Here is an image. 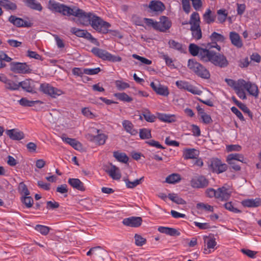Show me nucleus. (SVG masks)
I'll return each instance as SVG.
<instances>
[{
    "label": "nucleus",
    "mask_w": 261,
    "mask_h": 261,
    "mask_svg": "<svg viewBox=\"0 0 261 261\" xmlns=\"http://www.w3.org/2000/svg\"><path fill=\"white\" fill-rule=\"evenodd\" d=\"M48 8L50 10L60 13L64 16H75L79 18L81 23L85 25L90 24L92 27L98 32L106 34L109 31H112L109 30L111 27L109 22L103 21L100 17L92 13H86L76 7L71 8L55 1L50 0Z\"/></svg>",
    "instance_id": "f257e3e1"
},
{
    "label": "nucleus",
    "mask_w": 261,
    "mask_h": 261,
    "mask_svg": "<svg viewBox=\"0 0 261 261\" xmlns=\"http://www.w3.org/2000/svg\"><path fill=\"white\" fill-rule=\"evenodd\" d=\"M188 67L197 76L202 79H208L211 76L209 71L194 59H189L188 60Z\"/></svg>",
    "instance_id": "f03ea898"
},
{
    "label": "nucleus",
    "mask_w": 261,
    "mask_h": 261,
    "mask_svg": "<svg viewBox=\"0 0 261 261\" xmlns=\"http://www.w3.org/2000/svg\"><path fill=\"white\" fill-rule=\"evenodd\" d=\"M91 52L96 57L102 60L108 61L112 62H117L122 61V58L119 56H114L106 50L93 47Z\"/></svg>",
    "instance_id": "7ed1b4c3"
},
{
    "label": "nucleus",
    "mask_w": 261,
    "mask_h": 261,
    "mask_svg": "<svg viewBox=\"0 0 261 261\" xmlns=\"http://www.w3.org/2000/svg\"><path fill=\"white\" fill-rule=\"evenodd\" d=\"M91 52L96 57L102 60L108 61L112 62H117L122 61V58L119 56H114L106 50L93 47Z\"/></svg>",
    "instance_id": "20e7f679"
},
{
    "label": "nucleus",
    "mask_w": 261,
    "mask_h": 261,
    "mask_svg": "<svg viewBox=\"0 0 261 261\" xmlns=\"http://www.w3.org/2000/svg\"><path fill=\"white\" fill-rule=\"evenodd\" d=\"M225 81L229 86L234 90L236 94L240 98L242 99L247 98L245 91L242 88V85L244 82V80L240 79L236 81L232 79H225Z\"/></svg>",
    "instance_id": "39448f33"
},
{
    "label": "nucleus",
    "mask_w": 261,
    "mask_h": 261,
    "mask_svg": "<svg viewBox=\"0 0 261 261\" xmlns=\"http://www.w3.org/2000/svg\"><path fill=\"white\" fill-rule=\"evenodd\" d=\"M10 66L11 71L15 73L25 74L32 71L26 63L12 62L10 63Z\"/></svg>",
    "instance_id": "423d86ee"
},
{
    "label": "nucleus",
    "mask_w": 261,
    "mask_h": 261,
    "mask_svg": "<svg viewBox=\"0 0 261 261\" xmlns=\"http://www.w3.org/2000/svg\"><path fill=\"white\" fill-rule=\"evenodd\" d=\"M71 32L79 37H83L88 40L91 43L98 45V42L97 39L93 37L90 33L86 30H81L76 28H72Z\"/></svg>",
    "instance_id": "0eeeda50"
},
{
    "label": "nucleus",
    "mask_w": 261,
    "mask_h": 261,
    "mask_svg": "<svg viewBox=\"0 0 261 261\" xmlns=\"http://www.w3.org/2000/svg\"><path fill=\"white\" fill-rule=\"evenodd\" d=\"M209 184L208 180L202 175L195 176L190 181L191 186L194 188H204Z\"/></svg>",
    "instance_id": "6e6552de"
},
{
    "label": "nucleus",
    "mask_w": 261,
    "mask_h": 261,
    "mask_svg": "<svg viewBox=\"0 0 261 261\" xmlns=\"http://www.w3.org/2000/svg\"><path fill=\"white\" fill-rule=\"evenodd\" d=\"M209 167L213 172L220 173L227 170V166L225 164H222L218 159H212L210 161Z\"/></svg>",
    "instance_id": "1a4fd4ad"
},
{
    "label": "nucleus",
    "mask_w": 261,
    "mask_h": 261,
    "mask_svg": "<svg viewBox=\"0 0 261 261\" xmlns=\"http://www.w3.org/2000/svg\"><path fill=\"white\" fill-rule=\"evenodd\" d=\"M210 38L212 42L207 43L206 47L209 48L215 47L218 49V50L220 51L221 49V47L217 44V42H224L225 37L222 35L214 32L210 36Z\"/></svg>",
    "instance_id": "9d476101"
},
{
    "label": "nucleus",
    "mask_w": 261,
    "mask_h": 261,
    "mask_svg": "<svg viewBox=\"0 0 261 261\" xmlns=\"http://www.w3.org/2000/svg\"><path fill=\"white\" fill-rule=\"evenodd\" d=\"M176 85L179 89L187 90L193 94L200 95L202 92L196 87L186 81H177L176 82Z\"/></svg>",
    "instance_id": "9b49d317"
},
{
    "label": "nucleus",
    "mask_w": 261,
    "mask_h": 261,
    "mask_svg": "<svg viewBox=\"0 0 261 261\" xmlns=\"http://www.w3.org/2000/svg\"><path fill=\"white\" fill-rule=\"evenodd\" d=\"M211 63L221 68L226 67L228 65V61L224 55L215 52L213 55Z\"/></svg>",
    "instance_id": "f8f14e48"
},
{
    "label": "nucleus",
    "mask_w": 261,
    "mask_h": 261,
    "mask_svg": "<svg viewBox=\"0 0 261 261\" xmlns=\"http://www.w3.org/2000/svg\"><path fill=\"white\" fill-rule=\"evenodd\" d=\"M9 21L14 26L18 28H30L33 25V23L24 20L21 18L15 15H11L8 18Z\"/></svg>",
    "instance_id": "ddd939ff"
},
{
    "label": "nucleus",
    "mask_w": 261,
    "mask_h": 261,
    "mask_svg": "<svg viewBox=\"0 0 261 261\" xmlns=\"http://www.w3.org/2000/svg\"><path fill=\"white\" fill-rule=\"evenodd\" d=\"M146 7L149 9L148 12L156 13H161L165 9L164 4L158 0L151 1L148 5H146Z\"/></svg>",
    "instance_id": "4468645a"
},
{
    "label": "nucleus",
    "mask_w": 261,
    "mask_h": 261,
    "mask_svg": "<svg viewBox=\"0 0 261 261\" xmlns=\"http://www.w3.org/2000/svg\"><path fill=\"white\" fill-rule=\"evenodd\" d=\"M155 30L160 32H165L171 26V22L166 16H162L160 17L159 22L155 21Z\"/></svg>",
    "instance_id": "2eb2a0df"
},
{
    "label": "nucleus",
    "mask_w": 261,
    "mask_h": 261,
    "mask_svg": "<svg viewBox=\"0 0 261 261\" xmlns=\"http://www.w3.org/2000/svg\"><path fill=\"white\" fill-rule=\"evenodd\" d=\"M150 86L158 95L167 96L169 94L167 87L161 85L159 81L151 82Z\"/></svg>",
    "instance_id": "dca6fc26"
},
{
    "label": "nucleus",
    "mask_w": 261,
    "mask_h": 261,
    "mask_svg": "<svg viewBox=\"0 0 261 261\" xmlns=\"http://www.w3.org/2000/svg\"><path fill=\"white\" fill-rule=\"evenodd\" d=\"M242 88H243L244 91L246 90L249 94L257 97L258 95L259 91L258 89V87L255 84L252 83L251 82H246L244 80V82L242 85Z\"/></svg>",
    "instance_id": "f3484780"
},
{
    "label": "nucleus",
    "mask_w": 261,
    "mask_h": 261,
    "mask_svg": "<svg viewBox=\"0 0 261 261\" xmlns=\"http://www.w3.org/2000/svg\"><path fill=\"white\" fill-rule=\"evenodd\" d=\"M94 258L97 261H111L108 252L100 246H97Z\"/></svg>",
    "instance_id": "a211bd4d"
},
{
    "label": "nucleus",
    "mask_w": 261,
    "mask_h": 261,
    "mask_svg": "<svg viewBox=\"0 0 261 261\" xmlns=\"http://www.w3.org/2000/svg\"><path fill=\"white\" fill-rule=\"evenodd\" d=\"M210 49L206 47V48H202L198 57L200 60L204 62H212L215 51L211 50Z\"/></svg>",
    "instance_id": "6ab92c4d"
},
{
    "label": "nucleus",
    "mask_w": 261,
    "mask_h": 261,
    "mask_svg": "<svg viewBox=\"0 0 261 261\" xmlns=\"http://www.w3.org/2000/svg\"><path fill=\"white\" fill-rule=\"evenodd\" d=\"M142 219L140 217H131L123 219L122 223L125 226L137 227L141 225Z\"/></svg>",
    "instance_id": "aec40b11"
},
{
    "label": "nucleus",
    "mask_w": 261,
    "mask_h": 261,
    "mask_svg": "<svg viewBox=\"0 0 261 261\" xmlns=\"http://www.w3.org/2000/svg\"><path fill=\"white\" fill-rule=\"evenodd\" d=\"M216 198L221 200H227L230 197L231 191L225 186L219 188L217 190Z\"/></svg>",
    "instance_id": "412c9836"
},
{
    "label": "nucleus",
    "mask_w": 261,
    "mask_h": 261,
    "mask_svg": "<svg viewBox=\"0 0 261 261\" xmlns=\"http://www.w3.org/2000/svg\"><path fill=\"white\" fill-rule=\"evenodd\" d=\"M19 88L21 87L24 91L30 93H35L34 81L31 79H26L25 80L19 82Z\"/></svg>",
    "instance_id": "4be33fe9"
},
{
    "label": "nucleus",
    "mask_w": 261,
    "mask_h": 261,
    "mask_svg": "<svg viewBox=\"0 0 261 261\" xmlns=\"http://www.w3.org/2000/svg\"><path fill=\"white\" fill-rule=\"evenodd\" d=\"M105 171L113 179L118 180L121 177L119 168L112 164L107 167Z\"/></svg>",
    "instance_id": "5701e85b"
},
{
    "label": "nucleus",
    "mask_w": 261,
    "mask_h": 261,
    "mask_svg": "<svg viewBox=\"0 0 261 261\" xmlns=\"http://www.w3.org/2000/svg\"><path fill=\"white\" fill-rule=\"evenodd\" d=\"M6 133L10 138L13 140H20L23 139L24 137L22 132L16 129L7 130Z\"/></svg>",
    "instance_id": "b1692460"
},
{
    "label": "nucleus",
    "mask_w": 261,
    "mask_h": 261,
    "mask_svg": "<svg viewBox=\"0 0 261 261\" xmlns=\"http://www.w3.org/2000/svg\"><path fill=\"white\" fill-rule=\"evenodd\" d=\"M229 38L231 43L238 48L243 46V42L238 33L235 32H231L229 34Z\"/></svg>",
    "instance_id": "393cba45"
},
{
    "label": "nucleus",
    "mask_w": 261,
    "mask_h": 261,
    "mask_svg": "<svg viewBox=\"0 0 261 261\" xmlns=\"http://www.w3.org/2000/svg\"><path fill=\"white\" fill-rule=\"evenodd\" d=\"M1 6L7 11H15L18 7L17 4L12 0H1Z\"/></svg>",
    "instance_id": "a878e982"
},
{
    "label": "nucleus",
    "mask_w": 261,
    "mask_h": 261,
    "mask_svg": "<svg viewBox=\"0 0 261 261\" xmlns=\"http://www.w3.org/2000/svg\"><path fill=\"white\" fill-rule=\"evenodd\" d=\"M5 84V88L10 90L14 91L17 90L19 89V83H16L14 81L8 79L6 76H3V79L2 81Z\"/></svg>",
    "instance_id": "bb28decb"
},
{
    "label": "nucleus",
    "mask_w": 261,
    "mask_h": 261,
    "mask_svg": "<svg viewBox=\"0 0 261 261\" xmlns=\"http://www.w3.org/2000/svg\"><path fill=\"white\" fill-rule=\"evenodd\" d=\"M158 230L161 233L170 236H179L180 234L176 229L168 227L160 226L158 227Z\"/></svg>",
    "instance_id": "cd10ccee"
},
{
    "label": "nucleus",
    "mask_w": 261,
    "mask_h": 261,
    "mask_svg": "<svg viewBox=\"0 0 261 261\" xmlns=\"http://www.w3.org/2000/svg\"><path fill=\"white\" fill-rule=\"evenodd\" d=\"M64 136L65 135H63L61 137V138L64 142L69 144L76 150H79L82 149V146L81 143L79 141H77L75 139L66 137Z\"/></svg>",
    "instance_id": "c85d7f7f"
},
{
    "label": "nucleus",
    "mask_w": 261,
    "mask_h": 261,
    "mask_svg": "<svg viewBox=\"0 0 261 261\" xmlns=\"http://www.w3.org/2000/svg\"><path fill=\"white\" fill-rule=\"evenodd\" d=\"M68 182L74 189L81 191L85 190L84 184L78 178H69Z\"/></svg>",
    "instance_id": "c756f323"
},
{
    "label": "nucleus",
    "mask_w": 261,
    "mask_h": 261,
    "mask_svg": "<svg viewBox=\"0 0 261 261\" xmlns=\"http://www.w3.org/2000/svg\"><path fill=\"white\" fill-rule=\"evenodd\" d=\"M122 124L127 133L133 136H135L138 134L137 130L134 128V125L130 121L127 120H123Z\"/></svg>",
    "instance_id": "7c9ffc66"
},
{
    "label": "nucleus",
    "mask_w": 261,
    "mask_h": 261,
    "mask_svg": "<svg viewBox=\"0 0 261 261\" xmlns=\"http://www.w3.org/2000/svg\"><path fill=\"white\" fill-rule=\"evenodd\" d=\"M242 204L245 207H256L261 204V201L259 198H256L255 199H248L243 200L242 201Z\"/></svg>",
    "instance_id": "2f4dec72"
},
{
    "label": "nucleus",
    "mask_w": 261,
    "mask_h": 261,
    "mask_svg": "<svg viewBox=\"0 0 261 261\" xmlns=\"http://www.w3.org/2000/svg\"><path fill=\"white\" fill-rule=\"evenodd\" d=\"M25 5L30 9L41 11L42 7L41 4L36 0H22Z\"/></svg>",
    "instance_id": "473e14b6"
},
{
    "label": "nucleus",
    "mask_w": 261,
    "mask_h": 261,
    "mask_svg": "<svg viewBox=\"0 0 261 261\" xmlns=\"http://www.w3.org/2000/svg\"><path fill=\"white\" fill-rule=\"evenodd\" d=\"M190 31L194 39L198 40L202 38V31L200 25L191 26Z\"/></svg>",
    "instance_id": "72a5a7b5"
},
{
    "label": "nucleus",
    "mask_w": 261,
    "mask_h": 261,
    "mask_svg": "<svg viewBox=\"0 0 261 261\" xmlns=\"http://www.w3.org/2000/svg\"><path fill=\"white\" fill-rule=\"evenodd\" d=\"M19 104L23 107H33L36 104H42L40 100H29L27 98H22L18 101Z\"/></svg>",
    "instance_id": "f704fd0d"
},
{
    "label": "nucleus",
    "mask_w": 261,
    "mask_h": 261,
    "mask_svg": "<svg viewBox=\"0 0 261 261\" xmlns=\"http://www.w3.org/2000/svg\"><path fill=\"white\" fill-rule=\"evenodd\" d=\"M216 16L212 14L210 9H207L203 15L204 21L207 24H210L215 21Z\"/></svg>",
    "instance_id": "c9c22d12"
},
{
    "label": "nucleus",
    "mask_w": 261,
    "mask_h": 261,
    "mask_svg": "<svg viewBox=\"0 0 261 261\" xmlns=\"http://www.w3.org/2000/svg\"><path fill=\"white\" fill-rule=\"evenodd\" d=\"M199 151L195 149H187L184 151V158L185 159H196Z\"/></svg>",
    "instance_id": "e433bc0d"
},
{
    "label": "nucleus",
    "mask_w": 261,
    "mask_h": 261,
    "mask_svg": "<svg viewBox=\"0 0 261 261\" xmlns=\"http://www.w3.org/2000/svg\"><path fill=\"white\" fill-rule=\"evenodd\" d=\"M157 118L161 121L165 122H172L175 121V116L163 113H158Z\"/></svg>",
    "instance_id": "4c0bfd02"
},
{
    "label": "nucleus",
    "mask_w": 261,
    "mask_h": 261,
    "mask_svg": "<svg viewBox=\"0 0 261 261\" xmlns=\"http://www.w3.org/2000/svg\"><path fill=\"white\" fill-rule=\"evenodd\" d=\"M142 115L144 117L145 120L149 122H154L157 118V117L152 114L147 109H144L142 110Z\"/></svg>",
    "instance_id": "58836bf2"
},
{
    "label": "nucleus",
    "mask_w": 261,
    "mask_h": 261,
    "mask_svg": "<svg viewBox=\"0 0 261 261\" xmlns=\"http://www.w3.org/2000/svg\"><path fill=\"white\" fill-rule=\"evenodd\" d=\"M189 24L191 26L200 25V19L199 14L197 12H194L191 14Z\"/></svg>",
    "instance_id": "ea45409f"
},
{
    "label": "nucleus",
    "mask_w": 261,
    "mask_h": 261,
    "mask_svg": "<svg viewBox=\"0 0 261 261\" xmlns=\"http://www.w3.org/2000/svg\"><path fill=\"white\" fill-rule=\"evenodd\" d=\"M201 49L202 47H199L194 43H191L189 46V53L193 56H198L199 57Z\"/></svg>",
    "instance_id": "a19ab883"
},
{
    "label": "nucleus",
    "mask_w": 261,
    "mask_h": 261,
    "mask_svg": "<svg viewBox=\"0 0 261 261\" xmlns=\"http://www.w3.org/2000/svg\"><path fill=\"white\" fill-rule=\"evenodd\" d=\"M113 156L120 162L126 163L128 161V157L125 153L114 151L113 152Z\"/></svg>",
    "instance_id": "79ce46f5"
},
{
    "label": "nucleus",
    "mask_w": 261,
    "mask_h": 261,
    "mask_svg": "<svg viewBox=\"0 0 261 261\" xmlns=\"http://www.w3.org/2000/svg\"><path fill=\"white\" fill-rule=\"evenodd\" d=\"M168 197L173 202L178 204H185L186 203V201L181 198L178 197L176 194L170 193L168 194Z\"/></svg>",
    "instance_id": "37998d69"
},
{
    "label": "nucleus",
    "mask_w": 261,
    "mask_h": 261,
    "mask_svg": "<svg viewBox=\"0 0 261 261\" xmlns=\"http://www.w3.org/2000/svg\"><path fill=\"white\" fill-rule=\"evenodd\" d=\"M181 179L179 174L173 173L168 176L166 178V182L169 184H175L179 181Z\"/></svg>",
    "instance_id": "c03bdc74"
},
{
    "label": "nucleus",
    "mask_w": 261,
    "mask_h": 261,
    "mask_svg": "<svg viewBox=\"0 0 261 261\" xmlns=\"http://www.w3.org/2000/svg\"><path fill=\"white\" fill-rule=\"evenodd\" d=\"M139 137L141 139H148L152 137L151 131L147 128H141L139 130Z\"/></svg>",
    "instance_id": "a18cd8bd"
},
{
    "label": "nucleus",
    "mask_w": 261,
    "mask_h": 261,
    "mask_svg": "<svg viewBox=\"0 0 261 261\" xmlns=\"http://www.w3.org/2000/svg\"><path fill=\"white\" fill-rule=\"evenodd\" d=\"M244 156L241 154L239 153H231L227 156V160H229L233 162L239 161L243 163L244 161Z\"/></svg>",
    "instance_id": "49530a36"
},
{
    "label": "nucleus",
    "mask_w": 261,
    "mask_h": 261,
    "mask_svg": "<svg viewBox=\"0 0 261 261\" xmlns=\"http://www.w3.org/2000/svg\"><path fill=\"white\" fill-rule=\"evenodd\" d=\"M115 96L119 100L124 102H129L133 100V98L132 97L124 92L115 93Z\"/></svg>",
    "instance_id": "de8ad7c7"
},
{
    "label": "nucleus",
    "mask_w": 261,
    "mask_h": 261,
    "mask_svg": "<svg viewBox=\"0 0 261 261\" xmlns=\"http://www.w3.org/2000/svg\"><path fill=\"white\" fill-rule=\"evenodd\" d=\"M204 243L206 244L208 249H213L216 245L215 239L211 237H204Z\"/></svg>",
    "instance_id": "09e8293b"
},
{
    "label": "nucleus",
    "mask_w": 261,
    "mask_h": 261,
    "mask_svg": "<svg viewBox=\"0 0 261 261\" xmlns=\"http://www.w3.org/2000/svg\"><path fill=\"white\" fill-rule=\"evenodd\" d=\"M168 44L170 48L179 50L181 53L184 51L182 44L178 42L175 41V40H169Z\"/></svg>",
    "instance_id": "8fccbe9b"
},
{
    "label": "nucleus",
    "mask_w": 261,
    "mask_h": 261,
    "mask_svg": "<svg viewBox=\"0 0 261 261\" xmlns=\"http://www.w3.org/2000/svg\"><path fill=\"white\" fill-rule=\"evenodd\" d=\"M144 177H142L139 179H136L134 181H130L128 179H125L124 180L126 186L128 188H134L141 183V181L143 179Z\"/></svg>",
    "instance_id": "3c124183"
},
{
    "label": "nucleus",
    "mask_w": 261,
    "mask_h": 261,
    "mask_svg": "<svg viewBox=\"0 0 261 261\" xmlns=\"http://www.w3.org/2000/svg\"><path fill=\"white\" fill-rule=\"evenodd\" d=\"M53 86L48 83H43L40 85V90L43 93L49 95Z\"/></svg>",
    "instance_id": "603ef678"
},
{
    "label": "nucleus",
    "mask_w": 261,
    "mask_h": 261,
    "mask_svg": "<svg viewBox=\"0 0 261 261\" xmlns=\"http://www.w3.org/2000/svg\"><path fill=\"white\" fill-rule=\"evenodd\" d=\"M218 20L220 23H223L226 19L227 13L225 9H220L217 11Z\"/></svg>",
    "instance_id": "864d4df0"
},
{
    "label": "nucleus",
    "mask_w": 261,
    "mask_h": 261,
    "mask_svg": "<svg viewBox=\"0 0 261 261\" xmlns=\"http://www.w3.org/2000/svg\"><path fill=\"white\" fill-rule=\"evenodd\" d=\"M35 228L37 231L44 236L47 235L50 230L49 227L42 225H37Z\"/></svg>",
    "instance_id": "5fc2aeb1"
},
{
    "label": "nucleus",
    "mask_w": 261,
    "mask_h": 261,
    "mask_svg": "<svg viewBox=\"0 0 261 261\" xmlns=\"http://www.w3.org/2000/svg\"><path fill=\"white\" fill-rule=\"evenodd\" d=\"M107 137L104 134H98L95 136L94 142L98 145H103L105 143Z\"/></svg>",
    "instance_id": "6e6d98bb"
},
{
    "label": "nucleus",
    "mask_w": 261,
    "mask_h": 261,
    "mask_svg": "<svg viewBox=\"0 0 261 261\" xmlns=\"http://www.w3.org/2000/svg\"><path fill=\"white\" fill-rule=\"evenodd\" d=\"M134 239L135 240V244L138 246H142L146 243V239L143 238L140 234H135Z\"/></svg>",
    "instance_id": "4d7b16f0"
},
{
    "label": "nucleus",
    "mask_w": 261,
    "mask_h": 261,
    "mask_svg": "<svg viewBox=\"0 0 261 261\" xmlns=\"http://www.w3.org/2000/svg\"><path fill=\"white\" fill-rule=\"evenodd\" d=\"M63 94H64V92L62 90L53 87L52 90H51V92L49 96L52 98H56L58 96L61 95Z\"/></svg>",
    "instance_id": "13d9d810"
},
{
    "label": "nucleus",
    "mask_w": 261,
    "mask_h": 261,
    "mask_svg": "<svg viewBox=\"0 0 261 261\" xmlns=\"http://www.w3.org/2000/svg\"><path fill=\"white\" fill-rule=\"evenodd\" d=\"M196 208L198 209H203L205 211L213 212L214 208L212 206L204 203H198L196 205Z\"/></svg>",
    "instance_id": "bf43d9fd"
},
{
    "label": "nucleus",
    "mask_w": 261,
    "mask_h": 261,
    "mask_svg": "<svg viewBox=\"0 0 261 261\" xmlns=\"http://www.w3.org/2000/svg\"><path fill=\"white\" fill-rule=\"evenodd\" d=\"M18 190L21 194H24V196L30 195V192L28 190L27 186L22 182L19 184Z\"/></svg>",
    "instance_id": "052dcab7"
},
{
    "label": "nucleus",
    "mask_w": 261,
    "mask_h": 261,
    "mask_svg": "<svg viewBox=\"0 0 261 261\" xmlns=\"http://www.w3.org/2000/svg\"><path fill=\"white\" fill-rule=\"evenodd\" d=\"M101 71V69L99 67H97L93 69L90 68H85L83 70V72L84 74L88 75H94L96 74L99 73Z\"/></svg>",
    "instance_id": "680f3d73"
},
{
    "label": "nucleus",
    "mask_w": 261,
    "mask_h": 261,
    "mask_svg": "<svg viewBox=\"0 0 261 261\" xmlns=\"http://www.w3.org/2000/svg\"><path fill=\"white\" fill-rule=\"evenodd\" d=\"M225 208L229 211L234 213H240L241 211L238 208L234 207L232 204L231 202H227L224 204Z\"/></svg>",
    "instance_id": "e2e57ef3"
},
{
    "label": "nucleus",
    "mask_w": 261,
    "mask_h": 261,
    "mask_svg": "<svg viewBox=\"0 0 261 261\" xmlns=\"http://www.w3.org/2000/svg\"><path fill=\"white\" fill-rule=\"evenodd\" d=\"M22 201L27 207L29 208L32 206L33 199L31 197L25 196L22 200Z\"/></svg>",
    "instance_id": "0e129e2a"
},
{
    "label": "nucleus",
    "mask_w": 261,
    "mask_h": 261,
    "mask_svg": "<svg viewBox=\"0 0 261 261\" xmlns=\"http://www.w3.org/2000/svg\"><path fill=\"white\" fill-rule=\"evenodd\" d=\"M116 86L119 90H124L129 87V85L128 83L121 81H117L116 82Z\"/></svg>",
    "instance_id": "69168bd1"
},
{
    "label": "nucleus",
    "mask_w": 261,
    "mask_h": 261,
    "mask_svg": "<svg viewBox=\"0 0 261 261\" xmlns=\"http://www.w3.org/2000/svg\"><path fill=\"white\" fill-rule=\"evenodd\" d=\"M146 143H147V144L151 146H153L157 148H165L162 145L160 144V143L158 141H155L154 140H151L148 141H146Z\"/></svg>",
    "instance_id": "338daca9"
},
{
    "label": "nucleus",
    "mask_w": 261,
    "mask_h": 261,
    "mask_svg": "<svg viewBox=\"0 0 261 261\" xmlns=\"http://www.w3.org/2000/svg\"><path fill=\"white\" fill-rule=\"evenodd\" d=\"M27 56L31 58H34L35 59L42 60V57L41 56L37 54L35 51H31V50H28L27 51Z\"/></svg>",
    "instance_id": "774afa93"
}]
</instances>
